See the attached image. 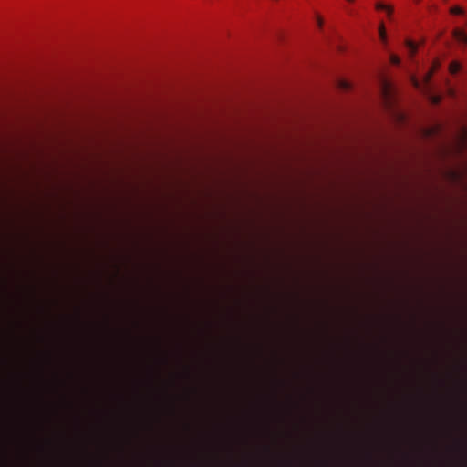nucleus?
I'll return each mask as SVG.
<instances>
[{"mask_svg": "<svg viewBox=\"0 0 467 467\" xmlns=\"http://www.w3.org/2000/svg\"><path fill=\"white\" fill-rule=\"evenodd\" d=\"M406 47L410 53V56H413L416 51H417V45L415 42L411 41V40H407L406 41Z\"/></svg>", "mask_w": 467, "mask_h": 467, "instance_id": "obj_2", "label": "nucleus"}, {"mask_svg": "<svg viewBox=\"0 0 467 467\" xmlns=\"http://www.w3.org/2000/svg\"><path fill=\"white\" fill-rule=\"evenodd\" d=\"M453 36L459 43L467 44V33L463 30L458 28L453 30Z\"/></svg>", "mask_w": 467, "mask_h": 467, "instance_id": "obj_1", "label": "nucleus"}, {"mask_svg": "<svg viewBox=\"0 0 467 467\" xmlns=\"http://www.w3.org/2000/svg\"><path fill=\"white\" fill-rule=\"evenodd\" d=\"M461 69V64L457 61H452L451 64H450V67H449V70L451 74H456L460 71Z\"/></svg>", "mask_w": 467, "mask_h": 467, "instance_id": "obj_3", "label": "nucleus"}, {"mask_svg": "<svg viewBox=\"0 0 467 467\" xmlns=\"http://www.w3.org/2000/svg\"><path fill=\"white\" fill-rule=\"evenodd\" d=\"M390 61L393 65H399L400 60V57L396 55H391L390 56Z\"/></svg>", "mask_w": 467, "mask_h": 467, "instance_id": "obj_8", "label": "nucleus"}, {"mask_svg": "<svg viewBox=\"0 0 467 467\" xmlns=\"http://www.w3.org/2000/svg\"><path fill=\"white\" fill-rule=\"evenodd\" d=\"M376 7L378 10L387 11L389 16L392 13V8L389 5H387L382 3H379Z\"/></svg>", "mask_w": 467, "mask_h": 467, "instance_id": "obj_5", "label": "nucleus"}, {"mask_svg": "<svg viewBox=\"0 0 467 467\" xmlns=\"http://www.w3.org/2000/svg\"><path fill=\"white\" fill-rule=\"evenodd\" d=\"M317 23L318 26L321 27L323 26V19H322V17L317 16Z\"/></svg>", "mask_w": 467, "mask_h": 467, "instance_id": "obj_9", "label": "nucleus"}, {"mask_svg": "<svg viewBox=\"0 0 467 467\" xmlns=\"http://www.w3.org/2000/svg\"><path fill=\"white\" fill-rule=\"evenodd\" d=\"M338 88L342 90H348L350 89L351 88V85L348 81L347 80H344V79H340L338 81Z\"/></svg>", "mask_w": 467, "mask_h": 467, "instance_id": "obj_4", "label": "nucleus"}, {"mask_svg": "<svg viewBox=\"0 0 467 467\" xmlns=\"http://www.w3.org/2000/svg\"><path fill=\"white\" fill-rule=\"evenodd\" d=\"M379 36L380 38L382 39V41H385L386 40V31H385V28H384V26L381 25L380 27H379Z\"/></svg>", "mask_w": 467, "mask_h": 467, "instance_id": "obj_7", "label": "nucleus"}, {"mask_svg": "<svg viewBox=\"0 0 467 467\" xmlns=\"http://www.w3.org/2000/svg\"><path fill=\"white\" fill-rule=\"evenodd\" d=\"M348 2H353L354 0H348Z\"/></svg>", "mask_w": 467, "mask_h": 467, "instance_id": "obj_10", "label": "nucleus"}, {"mask_svg": "<svg viewBox=\"0 0 467 467\" xmlns=\"http://www.w3.org/2000/svg\"><path fill=\"white\" fill-rule=\"evenodd\" d=\"M451 14L452 15H462L463 10L460 6H453L450 9Z\"/></svg>", "mask_w": 467, "mask_h": 467, "instance_id": "obj_6", "label": "nucleus"}]
</instances>
